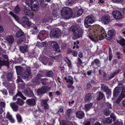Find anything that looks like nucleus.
<instances>
[{
    "mask_svg": "<svg viewBox=\"0 0 125 125\" xmlns=\"http://www.w3.org/2000/svg\"><path fill=\"white\" fill-rule=\"evenodd\" d=\"M64 79L69 84H73V83L74 81L73 80V78L71 76H68V79L66 77H65Z\"/></svg>",
    "mask_w": 125,
    "mask_h": 125,
    "instance_id": "nucleus-23",
    "label": "nucleus"
},
{
    "mask_svg": "<svg viewBox=\"0 0 125 125\" xmlns=\"http://www.w3.org/2000/svg\"><path fill=\"white\" fill-rule=\"evenodd\" d=\"M24 11V13L26 16H29L31 15V11L29 6H25Z\"/></svg>",
    "mask_w": 125,
    "mask_h": 125,
    "instance_id": "nucleus-29",
    "label": "nucleus"
},
{
    "mask_svg": "<svg viewBox=\"0 0 125 125\" xmlns=\"http://www.w3.org/2000/svg\"><path fill=\"white\" fill-rule=\"evenodd\" d=\"M25 95L28 97H31L34 96V94L31 89L29 88H26L24 91Z\"/></svg>",
    "mask_w": 125,
    "mask_h": 125,
    "instance_id": "nucleus-12",
    "label": "nucleus"
},
{
    "mask_svg": "<svg viewBox=\"0 0 125 125\" xmlns=\"http://www.w3.org/2000/svg\"><path fill=\"white\" fill-rule=\"evenodd\" d=\"M119 89H116V88H115L114 89L113 93L114 96L115 97H116L119 94Z\"/></svg>",
    "mask_w": 125,
    "mask_h": 125,
    "instance_id": "nucleus-40",
    "label": "nucleus"
},
{
    "mask_svg": "<svg viewBox=\"0 0 125 125\" xmlns=\"http://www.w3.org/2000/svg\"><path fill=\"white\" fill-rule=\"evenodd\" d=\"M111 111L109 109L106 108L104 110V114L106 116L109 115L110 114Z\"/></svg>",
    "mask_w": 125,
    "mask_h": 125,
    "instance_id": "nucleus-41",
    "label": "nucleus"
},
{
    "mask_svg": "<svg viewBox=\"0 0 125 125\" xmlns=\"http://www.w3.org/2000/svg\"><path fill=\"white\" fill-rule=\"evenodd\" d=\"M86 87L87 89L90 90L92 87V86L90 83H88L87 84Z\"/></svg>",
    "mask_w": 125,
    "mask_h": 125,
    "instance_id": "nucleus-59",
    "label": "nucleus"
},
{
    "mask_svg": "<svg viewBox=\"0 0 125 125\" xmlns=\"http://www.w3.org/2000/svg\"><path fill=\"white\" fill-rule=\"evenodd\" d=\"M16 71L18 75H19L21 74L22 71V68L20 66H15Z\"/></svg>",
    "mask_w": 125,
    "mask_h": 125,
    "instance_id": "nucleus-37",
    "label": "nucleus"
},
{
    "mask_svg": "<svg viewBox=\"0 0 125 125\" xmlns=\"http://www.w3.org/2000/svg\"><path fill=\"white\" fill-rule=\"evenodd\" d=\"M60 30L58 28H55L52 30L50 32V36L52 38H57L60 34Z\"/></svg>",
    "mask_w": 125,
    "mask_h": 125,
    "instance_id": "nucleus-6",
    "label": "nucleus"
},
{
    "mask_svg": "<svg viewBox=\"0 0 125 125\" xmlns=\"http://www.w3.org/2000/svg\"><path fill=\"white\" fill-rule=\"evenodd\" d=\"M98 97L97 98V100L99 101L103 99L104 97H105V96L104 93L101 92H99L98 93Z\"/></svg>",
    "mask_w": 125,
    "mask_h": 125,
    "instance_id": "nucleus-35",
    "label": "nucleus"
},
{
    "mask_svg": "<svg viewBox=\"0 0 125 125\" xmlns=\"http://www.w3.org/2000/svg\"><path fill=\"white\" fill-rule=\"evenodd\" d=\"M42 77V75L40 74H37L36 76L34 78V82L37 84H40L41 83V78Z\"/></svg>",
    "mask_w": 125,
    "mask_h": 125,
    "instance_id": "nucleus-21",
    "label": "nucleus"
},
{
    "mask_svg": "<svg viewBox=\"0 0 125 125\" xmlns=\"http://www.w3.org/2000/svg\"><path fill=\"white\" fill-rule=\"evenodd\" d=\"M92 94L89 93L86 94L84 96V101L85 102L88 103L90 102L92 99Z\"/></svg>",
    "mask_w": 125,
    "mask_h": 125,
    "instance_id": "nucleus-13",
    "label": "nucleus"
},
{
    "mask_svg": "<svg viewBox=\"0 0 125 125\" xmlns=\"http://www.w3.org/2000/svg\"><path fill=\"white\" fill-rule=\"evenodd\" d=\"M26 102L28 105L31 106L35 105L36 104V100L33 98L27 99Z\"/></svg>",
    "mask_w": 125,
    "mask_h": 125,
    "instance_id": "nucleus-20",
    "label": "nucleus"
},
{
    "mask_svg": "<svg viewBox=\"0 0 125 125\" xmlns=\"http://www.w3.org/2000/svg\"><path fill=\"white\" fill-rule=\"evenodd\" d=\"M16 81L17 83H19L20 82H23V81L21 79V78L19 76H18V78L16 80Z\"/></svg>",
    "mask_w": 125,
    "mask_h": 125,
    "instance_id": "nucleus-62",
    "label": "nucleus"
},
{
    "mask_svg": "<svg viewBox=\"0 0 125 125\" xmlns=\"http://www.w3.org/2000/svg\"><path fill=\"white\" fill-rule=\"evenodd\" d=\"M6 39L8 42L10 44L14 42L13 37L11 35H8L6 37Z\"/></svg>",
    "mask_w": 125,
    "mask_h": 125,
    "instance_id": "nucleus-30",
    "label": "nucleus"
},
{
    "mask_svg": "<svg viewBox=\"0 0 125 125\" xmlns=\"http://www.w3.org/2000/svg\"><path fill=\"white\" fill-rule=\"evenodd\" d=\"M24 33L21 30L18 31L16 34V36L17 37H20L22 36L23 37L24 36Z\"/></svg>",
    "mask_w": 125,
    "mask_h": 125,
    "instance_id": "nucleus-36",
    "label": "nucleus"
},
{
    "mask_svg": "<svg viewBox=\"0 0 125 125\" xmlns=\"http://www.w3.org/2000/svg\"><path fill=\"white\" fill-rule=\"evenodd\" d=\"M83 12V10L81 9H80L77 12V16H79L82 15Z\"/></svg>",
    "mask_w": 125,
    "mask_h": 125,
    "instance_id": "nucleus-53",
    "label": "nucleus"
},
{
    "mask_svg": "<svg viewBox=\"0 0 125 125\" xmlns=\"http://www.w3.org/2000/svg\"><path fill=\"white\" fill-rule=\"evenodd\" d=\"M63 125H73V124L72 122L68 121L64 123Z\"/></svg>",
    "mask_w": 125,
    "mask_h": 125,
    "instance_id": "nucleus-61",
    "label": "nucleus"
},
{
    "mask_svg": "<svg viewBox=\"0 0 125 125\" xmlns=\"http://www.w3.org/2000/svg\"><path fill=\"white\" fill-rule=\"evenodd\" d=\"M110 118H106L104 121V122L105 123L109 124L111 123L113 121L112 119L114 120V121L115 122L116 118L114 116L110 115Z\"/></svg>",
    "mask_w": 125,
    "mask_h": 125,
    "instance_id": "nucleus-19",
    "label": "nucleus"
},
{
    "mask_svg": "<svg viewBox=\"0 0 125 125\" xmlns=\"http://www.w3.org/2000/svg\"><path fill=\"white\" fill-rule=\"evenodd\" d=\"M115 122L113 125H123L122 122L121 121H119L118 120L116 121Z\"/></svg>",
    "mask_w": 125,
    "mask_h": 125,
    "instance_id": "nucleus-52",
    "label": "nucleus"
},
{
    "mask_svg": "<svg viewBox=\"0 0 125 125\" xmlns=\"http://www.w3.org/2000/svg\"><path fill=\"white\" fill-rule=\"evenodd\" d=\"M48 99L43 100L42 102V108L45 110H48L50 108L49 106L47 103L48 102Z\"/></svg>",
    "mask_w": 125,
    "mask_h": 125,
    "instance_id": "nucleus-18",
    "label": "nucleus"
},
{
    "mask_svg": "<svg viewBox=\"0 0 125 125\" xmlns=\"http://www.w3.org/2000/svg\"><path fill=\"white\" fill-rule=\"evenodd\" d=\"M21 23L23 25L26 24L28 26H29L31 25V23L28 21V19L25 17H23L21 20Z\"/></svg>",
    "mask_w": 125,
    "mask_h": 125,
    "instance_id": "nucleus-16",
    "label": "nucleus"
},
{
    "mask_svg": "<svg viewBox=\"0 0 125 125\" xmlns=\"http://www.w3.org/2000/svg\"><path fill=\"white\" fill-rule=\"evenodd\" d=\"M15 103H12L10 104V106L13 111L17 112L18 110V106Z\"/></svg>",
    "mask_w": 125,
    "mask_h": 125,
    "instance_id": "nucleus-26",
    "label": "nucleus"
},
{
    "mask_svg": "<svg viewBox=\"0 0 125 125\" xmlns=\"http://www.w3.org/2000/svg\"><path fill=\"white\" fill-rule=\"evenodd\" d=\"M31 7V10L34 11H37L39 8V2L37 0L33 1Z\"/></svg>",
    "mask_w": 125,
    "mask_h": 125,
    "instance_id": "nucleus-9",
    "label": "nucleus"
},
{
    "mask_svg": "<svg viewBox=\"0 0 125 125\" xmlns=\"http://www.w3.org/2000/svg\"><path fill=\"white\" fill-rule=\"evenodd\" d=\"M33 0H26L25 3L26 4L29 6L30 5H31L33 2Z\"/></svg>",
    "mask_w": 125,
    "mask_h": 125,
    "instance_id": "nucleus-50",
    "label": "nucleus"
},
{
    "mask_svg": "<svg viewBox=\"0 0 125 125\" xmlns=\"http://www.w3.org/2000/svg\"><path fill=\"white\" fill-rule=\"evenodd\" d=\"M62 16L66 19H69L72 16V10L67 7H64L61 10Z\"/></svg>",
    "mask_w": 125,
    "mask_h": 125,
    "instance_id": "nucleus-2",
    "label": "nucleus"
},
{
    "mask_svg": "<svg viewBox=\"0 0 125 125\" xmlns=\"http://www.w3.org/2000/svg\"><path fill=\"white\" fill-rule=\"evenodd\" d=\"M72 30L74 36L72 37L73 39H76L82 37L83 31L82 29L79 28L74 26L72 27Z\"/></svg>",
    "mask_w": 125,
    "mask_h": 125,
    "instance_id": "nucleus-1",
    "label": "nucleus"
},
{
    "mask_svg": "<svg viewBox=\"0 0 125 125\" xmlns=\"http://www.w3.org/2000/svg\"><path fill=\"white\" fill-rule=\"evenodd\" d=\"M72 113V111L71 109H69L67 111V113L66 114L68 117H69L70 116L71 113Z\"/></svg>",
    "mask_w": 125,
    "mask_h": 125,
    "instance_id": "nucleus-54",
    "label": "nucleus"
},
{
    "mask_svg": "<svg viewBox=\"0 0 125 125\" xmlns=\"http://www.w3.org/2000/svg\"><path fill=\"white\" fill-rule=\"evenodd\" d=\"M117 42L122 45H125V40L123 39H122L120 40H118Z\"/></svg>",
    "mask_w": 125,
    "mask_h": 125,
    "instance_id": "nucleus-43",
    "label": "nucleus"
},
{
    "mask_svg": "<svg viewBox=\"0 0 125 125\" xmlns=\"http://www.w3.org/2000/svg\"><path fill=\"white\" fill-rule=\"evenodd\" d=\"M12 117L11 115L10 114L9 112H8L6 114V118L7 119H10Z\"/></svg>",
    "mask_w": 125,
    "mask_h": 125,
    "instance_id": "nucleus-60",
    "label": "nucleus"
},
{
    "mask_svg": "<svg viewBox=\"0 0 125 125\" xmlns=\"http://www.w3.org/2000/svg\"><path fill=\"white\" fill-rule=\"evenodd\" d=\"M3 94L4 95H7L8 94L7 91V90L5 89H3L0 90Z\"/></svg>",
    "mask_w": 125,
    "mask_h": 125,
    "instance_id": "nucleus-49",
    "label": "nucleus"
},
{
    "mask_svg": "<svg viewBox=\"0 0 125 125\" xmlns=\"http://www.w3.org/2000/svg\"><path fill=\"white\" fill-rule=\"evenodd\" d=\"M20 10V9L18 6H17L15 8L14 10V12L16 13H18Z\"/></svg>",
    "mask_w": 125,
    "mask_h": 125,
    "instance_id": "nucleus-51",
    "label": "nucleus"
},
{
    "mask_svg": "<svg viewBox=\"0 0 125 125\" xmlns=\"http://www.w3.org/2000/svg\"><path fill=\"white\" fill-rule=\"evenodd\" d=\"M13 74V73L10 72L7 73L6 74L4 73L1 76V78L3 81L6 82L12 81Z\"/></svg>",
    "mask_w": 125,
    "mask_h": 125,
    "instance_id": "nucleus-4",
    "label": "nucleus"
},
{
    "mask_svg": "<svg viewBox=\"0 0 125 125\" xmlns=\"http://www.w3.org/2000/svg\"><path fill=\"white\" fill-rule=\"evenodd\" d=\"M101 85V90L104 92H106L109 89L108 86L105 84H102Z\"/></svg>",
    "mask_w": 125,
    "mask_h": 125,
    "instance_id": "nucleus-34",
    "label": "nucleus"
},
{
    "mask_svg": "<svg viewBox=\"0 0 125 125\" xmlns=\"http://www.w3.org/2000/svg\"><path fill=\"white\" fill-rule=\"evenodd\" d=\"M46 38V35L45 32H43V33L40 32L38 35V39H39L41 41L45 38Z\"/></svg>",
    "mask_w": 125,
    "mask_h": 125,
    "instance_id": "nucleus-24",
    "label": "nucleus"
},
{
    "mask_svg": "<svg viewBox=\"0 0 125 125\" xmlns=\"http://www.w3.org/2000/svg\"><path fill=\"white\" fill-rule=\"evenodd\" d=\"M9 14L12 16L16 21L17 22L19 21V18L17 15L14 14L11 11L10 12Z\"/></svg>",
    "mask_w": 125,
    "mask_h": 125,
    "instance_id": "nucleus-38",
    "label": "nucleus"
},
{
    "mask_svg": "<svg viewBox=\"0 0 125 125\" xmlns=\"http://www.w3.org/2000/svg\"><path fill=\"white\" fill-rule=\"evenodd\" d=\"M25 37L24 36L21 38L19 40L17 41L16 42L17 44H20L23 42L25 39Z\"/></svg>",
    "mask_w": 125,
    "mask_h": 125,
    "instance_id": "nucleus-46",
    "label": "nucleus"
},
{
    "mask_svg": "<svg viewBox=\"0 0 125 125\" xmlns=\"http://www.w3.org/2000/svg\"><path fill=\"white\" fill-rule=\"evenodd\" d=\"M16 95L17 97L20 96L21 97V96H22L23 94L21 92L19 91H18Z\"/></svg>",
    "mask_w": 125,
    "mask_h": 125,
    "instance_id": "nucleus-64",
    "label": "nucleus"
},
{
    "mask_svg": "<svg viewBox=\"0 0 125 125\" xmlns=\"http://www.w3.org/2000/svg\"><path fill=\"white\" fill-rule=\"evenodd\" d=\"M46 80L45 79H41L42 84L43 85H46L47 84Z\"/></svg>",
    "mask_w": 125,
    "mask_h": 125,
    "instance_id": "nucleus-58",
    "label": "nucleus"
},
{
    "mask_svg": "<svg viewBox=\"0 0 125 125\" xmlns=\"http://www.w3.org/2000/svg\"><path fill=\"white\" fill-rule=\"evenodd\" d=\"M31 73V72L30 70L28 69H26V70L24 72V75L22 78L23 79L28 80V78L29 79Z\"/></svg>",
    "mask_w": 125,
    "mask_h": 125,
    "instance_id": "nucleus-17",
    "label": "nucleus"
},
{
    "mask_svg": "<svg viewBox=\"0 0 125 125\" xmlns=\"http://www.w3.org/2000/svg\"><path fill=\"white\" fill-rule=\"evenodd\" d=\"M93 16L86 17L84 20V24L86 28H88L91 26L90 24L94 22Z\"/></svg>",
    "mask_w": 125,
    "mask_h": 125,
    "instance_id": "nucleus-7",
    "label": "nucleus"
},
{
    "mask_svg": "<svg viewBox=\"0 0 125 125\" xmlns=\"http://www.w3.org/2000/svg\"><path fill=\"white\" fill-rule=\"evenodd\" d=\"M39 31L37 29V26L34 27L33 29L30 30V32L32 34L37 35L39 32Z\"/></svg>",
    "mask_w": 125,
    "mask_h": 125,
    "instance_id": "nucleus-31",
    "label": "nucleus"
},
{
    "mask_svg": "<svg viewBox=\"0 0 125 125\" xmlns=\"http://www.w3.org/2000/svg\"><path fill=\"white\" fill-rule=\"evenodd\" d=\"M29 47L28 45H25L23 46L20 47L19 49L23 53L28 51Z\"/></svg>",
    "mask_w": 125,
    "mask_h": 125,
    "instance_id": "nucleus-22",
    "label": "nucleus"
},
{
    "mask_svg": "<svg viewBox=\"0 0 125 125\" xmlns=\"http://www.w3.org/2000/svg\"><path fill=\"white\" fill-rule=\"evenodd\" d=\"M116 74V73L115 72H114L113 73H111L110 75V76L109 77V79L110 80L113 78Z\"/></svg>",
    "mask_w": 125,
    "mask_h": 125,
    "instance_id": "nucleus-57",
    "label": "nucleus"
},
{
    "mask_svg": "<svg viewBox=\"0 0 125 125\" xmlns=\"http://www.w3.org/2000/svg\"><path fill=\"white\" fill-rule=\"evenodd\" d=\"M115 32L113 30H110L108 32V34L106 36V39L108 40H109L112 38L113 36L115 35Z\"/></svg>",
    "mask_w": 125,
    "mask_h": 125,
    "instance_id": "nucleus-11",
    "label": "nucleus"
},
{
    "mask_svg": "<svg viewBox=\"0 0 125 125\" xmlns=\"http://www.w3.org/2000/svg\"><path fill=\"white\" fill-rule=\"evenodd\" d=\"M17 104L21 105L24 104V101L20 98H17V101L15 103Z\"/></svg>",
    "mask_w": 125,
    "mask_h": 125,
    "instance_id": "nucleus-39",
    "label": "nucleus"
},
{
    "mask_svg": "<svg viewBox=\"0 0 125 125\" xmlns=\"http://www.w3.org/2000/svg\"><path fill=\"white\" fill-rule=\"evenodd\" d=\"M53 73L52 71H50L47 73L46 75L47 76L49 77H52L53 76Z\"/></svg>",
    "mask_w": 125,
    "mask_h": 125,
    "instance_id": "nucleus-45",
    "label": "nucleus"
},
{
    "mask_svg": "<svg viewBox=\"0 0 125 125\" xmlns=\"http://www.w3.org/2000/svg\"><path fill=\"white\" fill-rule=\"evenodd\" d=\"M64 61L67 63L68 67L71 68L72 67V64L68 58L67 57H65L64 58Z\"/></svg>",
    "mask_w": 125,
    "mask_h": 125,
    "instance_id": "nucleus-33",
    "label": "nucleus"
},
{
    "mask_svg": "<svg viewBox=\"0 0 125 125\" xmlns=\"http://www.w3.org/2000/svg\"><path fill=\"white\" fill-rule=\"evenodd\" d=\"M7 121L3 117L0 118V125H7Z\"/></svg>",
    "mask_w": 125,
    "mask_h": 125,
    "instance_id": "nucleus-32",
    "label": "nucleus"
},
{
    "mask_svg": "<svg viewBox=\"0 0 125 125\" xmlns=\"http://www.w3.org/2000/svg\"><path fill=\"white\" fill-rule=\"evenodd\" d=\"M105 92H106V94L108 96H110L111 95V89L109 88Z\"/></svg>",
    "mask_w": 125,
    "mask_h": 125,
    "instance_id": "nucleus-55",
    "label": "nucleus"
},
{
    "mask_svg": "<svg viewBox=\"0 0 125 125\" xmlns=\"http://www.w3.org/2000/svg\"><path fill=\"white\" fill-rule=\"evenodd\" d=\"M40 60L43 63H47L48 61L49 58L45 55H41L39 58Z\"/></svg>",
    "mask_w": 125,
    "mask_h": 125,
    "instance_id": "nucleus-25",
    "label": "nucleus"
},
{
    "mask_svg": "<svg viewBox=\"0 0 125 125\" xmlns=\"http://www.w3.org/2000/svg\"><path fill=\"white\" fill-rule=\"evenodd\" d=\"M110 18L108 15H104L102 18L101 20L104 24H107L110 21Z\"/></svg>",
    "mask_w": 125,
    "mask_h": 125,
    "instance_id": "nucleus-14",
    "label": "nucleus"
},
{
    "mask_svg": "<svg viewBox=\"0 0 125 125\" xmlns=\"http://www.w3.org/2000/svg\"><path fill=\"white\" fill-rule=\"evenodd\" d=\"M1 55H0V56ZM0 57V68L2 66H7L8 68L10 66V62L7 55H1Z\"/></svg>",
    "mask_w": 125,
    "mask_h": 125,
    "instance_id": "nucleus-3",
    "label": "nucleus"
},
{
    "mask_svg": "<svg viewBox=\"0 0 125 125\" xmlns=\"http://www.w3.org/2000/svg\"><path fill=\"white\" fill-rule=\"evenodd\" d=\"M51 44L53 48L54 49L56 52H60L59 45L57 42H51Z\"/></svg>",
    "mask_w": 125,
    "mask_h": 125,
    "instance_id": "nucleus-15",
    "label": "nucleus"
},
{
    "mask_svg": "<svg viewBox=\"0 0 125 125\" xmlns=\"http://www.w3.org/2000/svg\"><path fill=\"white\" fill-rule=\"evenodd\" d=\"M51 89V87L47 86H42L41 88L38 89L37 91V93L38 95H43L46 93Z\"/></svg>",
    "mask_w": 125,
    "mask_h": 125,
    "instance_id": "nucleus-5",
    "label": "nucleus"
},
{
    "mask_svg": "<svg viewBox=\"0 0 125 125\" xmlns=\"http://www.w3.org/2000/svg\"><path fill=\"white\" fill-rule=\"evenodd\" d=\"M93 104V103H92L85 104L84 105V108L86 111H89L91 108Z\"/></svg>",
    "mask_w": 125,
    "mask_h": 125,
    "instance_id": "nucleus-28",
    "label": "nucleus"
},
{
    "mask_svg": "<svg viewBox=\"0 0 125 125\" xmlns=\"http://www.w3.org/2000/svg\"><path fill=\"white\" fill-rule=\"evenodd\" d=\"M76 117L79 119L82 118L84 115V114L83 112L78 111L76 113Z\"/></svg>",
    "mask_w": 125,
    "mask_h": 125,
    "instance_id": "nucleus-27",
    "label": "nucleus"
},
{
    "mask_svg": "<svg viewBox=\"0 0 125 125\" xmlns=\"http://www.w3.org/2000/svg\"><path fill=\"white\" fill-rule=\"evenodd\" d=\"M69 84L67 85L68 88H71L72 89H73L74 88V87L72 84Z\"/></svg>",
    "mask_w": 125,
    "mask_h": 125,
    "instance_id": "nucleus-63",
    "label": "nucleus"
},
{
    "mask_svg": "<svg viewBox=\"0 0 125 125\" xmlns=\"http://www.w3.org/2000/svg\"><path fill=\"white\" fill-rule=\"evenodd\" d=\"M40 2V4L42 6L44 7L46 6L47 4L46 3V1L45 0H38Z\"/></svg>",
    "mask_w": 125,
    "mask_h": 125,
    "instance_id": "nucleus-42",
    "label": "nucleus"
},
{
    "mask_svg": "<svg viewBox=\"0 0 125 125\" xmlns=\"http://www.w3.org/2000/svg\"><path fill=\"white\" fill-rule=\"evenodd\" d=\"M41 46L42 47H46L47 46L48 44V43L46 42H42L41 43Z\"/></svg>",
    "mask_w": 125,
    "mask_h": 125,
    "instance_id": "nucleus-56",
    "label": "nucleus"
},
{
    "mask_svg": "<svg viewBox=\"0 0 125 125\" xmlns=\"http://www.w3.org/2000/svg\"><path fill=\"white\" fill-rule=\"evenodd\" d=\"M16 116L18 122H21L22 121V118L20 114H18L16 115Z\"/></svg>",
    "mask_w": 125,
    "mask_h": 125,
    "instance_id": "nucleus-44",
    "label": "nucleus"
},
{
    "mask_svg": "<svg viewBox=\"0 0 125 125\" xmlns=\"http://www.w3.org/2000/svg\"><path fill=\"white\" fill-rule=\"evenodd\" d=\"M112 14L113 17L116 20H119L122 18V14L119 11L115 10L113 11Z\"/></svg>",
    "mask_w": 125,
    "mask_h": 125,
    "instance_id": "nucleus-10",
    "label": "nucleus"
},
{
    "mask_svg": "<svg viewBox=\"0 0 125 125\" xmlns=\"http://www.w3.org/2000/svg\"><path fill=\"white\" fill-rule=\"evenodd\" d=\"M53 15L55 17H57L58 15V11L57 10L54 9L52 12Z\"/></svg>",
    "mask_w": 125,
    "mask_h": 125,
    "instance_id": "nucleus-47",
    "label": "nucleus"
},
{
    "mask_svg": "<svg viewBox=\"0 0 125 125\" xmlns=\"http://www.w3.org/2000/svg\"><path fill=\"white\" fill-rule=\"evenodd\" d=\"M88 38L92 41L96 43L98 40H102L104 37V36L102 35H100L99 36L94 37L92 35H89Z\"/></svg>",
    "mask_w": 125,
    "mask_h": 125,
    "instance_id": "nucleus-8",
    "label": "nucleus"
},
{
    "mask_svg": "<svg viewBox=\"0 0 125 125\" xmlns=\"http://www.w3.org/2000/svg\"><path fill=\"white\" fill-rule=\"evenodd\" d=\"M74 3L73 0H67L66 2V4L69 6H70Z\"/></svg>",
    "mask_w": 125,
    "mask_h": 125,
    "instance_id": "nucleus-48",
    "label": "nucleus"
}]
</instances>
